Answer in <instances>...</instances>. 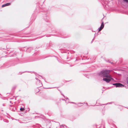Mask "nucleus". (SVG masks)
Returning <instances> with one entry per match:
<instances>
[{
    "instance_id": "obj_1",
    "label": "nucleus",
    "mask_w": 128,
    "mask_h": 128,
    "mask_svg": "<svg viewBox=\"0 0 128 128\" xmlns=\"http://www.w3.org/2000/svg\"><path fill=\"white\" fill-rule=\"evenodd\" d=\"M110 71L108 70H103L101 71L99 74V75L103 77H106L109 78H111L112 80H114V79L111 78L109 74Z\"/></svg>"
},
{
    "instance_id": "obj_2",
    "label": "nucleus",
    "mask_w": 128,
    "mask_h": 128,
    "mask_svg": "<svg viewBox=\"0 0 128 128\" xmlns=\"http://www.w3.org/2000/svg\"><path fill=\"white\" fill-rule=\"evenodd\" d=\"M113 85L115 86L116 87H123L124 86L120 83H116L112 84Z\"/></svg>"
},
{
    "instance_id": "obj_3",
    "label": "nucleus",
    "mask_w": 128,
    "mask_h": 128,
    "mask_svg": "<svg viewBox=\"0 0 128 128\" xmlns=\"http://www.w3.org/2000/svg\"><path fill=\"white\" fill-rule=\"evenodd\" d=\"M108 78H104L103 79V80L104 81H106L107 83L109 82L111 80V79H112L111 78L110 79Z\"/></svg>"
},
{
    "instance_id": "obj_4",
    "label": "nucleus",
    "mask_w": 128,
    "mask_h": 128,
    "mask_svg": "<svg viewBox=\"0 0 128 128\" xmlns=\"http://www.w3.org/2000/svg\"><path fill=\"white\" fill-rule=\"evenodd\" d=\"M10 3H6V4H5L2 5V7H5L6 6H9L10 5Z\"/></svg>"
},
{
    "instance_id": "obj_5",
    "label": "nucleus",
    "mask_w": 128,
    "mask_h": 128,
    "mask_svg": "<svg viewBox=\"0 0 128 128\" xmlns=\"http://www.w3.org/2000/svg\"><path fill=\"white\" fill-rule=\"evenodd\" d=\"M62 94L64 97L65 98H66V100L65 101L66 103H68L69 102V100H68V98L67 97L66 98H65L64 94Z\"/></svg>"
},
{
    "instance_id": "obj_6",
    "label": "nucleus",
    "mask_w": 128,
    "mask_h": 128,
    "mask_svg": "<svg viewBox=\"0 0 128 128\" xmlns=\"http://www.w3.org/2000/svg\"><path fill=\"white\" fill-rule=\"evenodd\" d=\"M32 50V48H28L26 50V51L27 52H30V51H29V50Z\"/></svg>"
},
{
    "instance_id": "obj_7",
    "label": "nucleus",
    "mask_w": 128,
    "mask_h": 128,
    "mask_svg": "<svg viewBox=\"0 0 128 128\" xmlns=\"http://www.w3.org/2000/svg\"><path fill=\"white\" fill-rule=\"evenodd\" d=\"M104 27V22H102L101 25L100 27V28H101L102 29Z\"/></svg>"
},
{
    "instance_id": "obj_8",
    "label": "nucleus",
    "mask_w": 128,
    "mask_h": 128,
    "mask_svg": "<svg viewBox=\"0 0 128 128\" xmlns=\"http://www.w3.org/2000/svg\"><path fill=\"white\" fill-rule=\"evenodd\" d=\"M104 27V22H102L101 25L100 27V28H101L102 29Z\"/></svg>"
},
{
    "instance_id": "obj_9",
    "label": "nucleus",
    "mask_w": 128,
    "mask_h": 128,
    "mask_svg": "<svg viewBox=\"0 0 128 128\" xmlns=\"http://www.w3.org/2000/svg\"><path fill=\"white\" fill-rule=\"evenodd\" d=\"M112 102H108V103L106 104H100V106H102V105H106L108 104H112Z\"/></svg>"
},
{
    "instance_id": "obj_10",
    "label": "nucleus",
    "mask_w": 128,
    "mask_h": 128,
    "mask_svg": "<svg viewBox=\"0 0 128 128\" xmlns=\"http://www.w3.org/2000/svg\"><path fill=\"white\" fill-rule=\"evenodd\" d=\"M60 126L61 127L62 126L64 128H66L67 127L66 126L63 124H62Z\"/></svg>"
},
{
    "instance_id": "obj_11",
    "label": "nucleus",
    "mask_w": 128,
    "mask_h": 128,
    "mask_svg": "<svg viewBox=\"0 0 128 128\" xmlns=\"http://www.w3.org/2000/svg\"><path fill=\"white\" fill-rule=\"evenodd\" d=\"M116 126L113 124L112 125H111L110 126V127L112 128H114Z\"/></svg>"
},
{
    "instance_id": "obj_12",
    "label": "nucleus",
    "mask_w": 128,
    "mask_h": 128,
    "mask_svg": "<svg viewBox=\"0 0 128 128\" xmlns=\"http://www.w3.org/2000/svg\"><path fill=\"white\" fill-rule=\"evenodd\" d=\"M102 29L100 27L98 28V31H101Z\"/></svg>"
},
{
    "instance_id": "obj_13",
    "label": "nucleus",
    "mask_w": 128,
    "mask_h": 128,
    "mask_svg": "<svg viewBox=\"0 0 128 128\" xmlns=\"http://www.w3.org/2000/svg\"><path fill=\"white\" fill-rule=\"evenodd\" d=\"M24 108L22 107L20 108V110L21 111H22L24 110Z\"/></svg>"
},
{
    "instance_id": "obj_14",
    "label": "nucleus",
    "mask_w": 128,
    "mask_h": 128,
    "mask_svg": "<svg viewBox=\"0 0 128 128\" xmlns=\"http://www.w3.org/2000/svg\"><path fill=\"white\" fill-rule=\"evenodd\" d=\"M124 1L127 3L128 2V0H124Z\"/></svg>"
},
{
    "instance_id": "obj_15",
    "label": "nucleus",
    "mask_w": 128,
    "mask_h": 128,
    "mask_svg": "<svg viewBox=\"0 0 128 128\" xmlns=\"http://www.w3.org/2000/svg\"><path fill=\"white\" fill-rule=\"evenodd\" d=\"M24 72H20L19 73V74H22V73H24Z\"/></svg>"
},
{
    "instance_id": "obj_16",
    "label": "nucleus",
    "mask_w": 128,
    "mask_h": 128,
    "mask_svg": "<svg viewBox=\"0 0 128 128\" xmlns=\"http://www.w3.org/2000/svg\"><path fill=\"white\" fill-rule=\"evenodd\" d=\"M126 80L127 83L128 84V77L126 78Z\"/></svg>"
},
{
    "instance_id": "obj_17",
    "label": "nucleus",
    "mask_w": 128,
    "mask_h": 128,
    "mask_svg": "<svg viewBox=\"0 0 128 128\" xmlns=\"http://www.w3.org/2000/svg\"><path fill=\"white\" fill-rule=\"evenodd\" d=\"M36 79V80H38L39 82L40 81V80H39V79H38V78H35Z\"/></svg>"
},
{
    "instance_id": "obj_18",
    "label": "nucleus",
    "mask_w": 128,
    "mask_h": 128,
    "mask_svg": "<svg viewBox=\"0 0 128 128\" xmlns=\"http://www.w3.org/2000/svg\"><path fill=\"white\" fill-rule=\"evenodd\" d=\"M78 104H85V103L80 102V103H78Z\"/></svg>"
},
{
    "instance_id": "obj_19",
    "label": "nucleus",
    "mask_w": 128,
    "mask_h": 128,
    "mask_svg": "<svg viewBox=\"0 0 128 128\" xmlns=\"http://www.w3.org/2000/svg\"><path fill=\"white\" fill-rule=\"evenodd\" d=\"M71 103L74 104H77L76 103H75V102H71Z\"/></svg>"
},
{
    "instance_id": "obj_20",
    "label": "nucleus",
    "mask_w": 128,
    "mask_h": 128,
    "mask_svg": "<svg viewBox=\"0 0 128 128\" xmlns=\"http://www.w3.org/2000/svg\"><path fill=\"white\" fill-rule=\"evenodd\" d=\"M107 62H110V63H111V64H112V62H110L109 60H108Z\"/></svg>"
},
{
    "instance_id": "obj_21",
    "label": "nucleus",
    "mask_w": 128,
    "mask_h": 128,
    "mask_svg": "<svg viewBox=\"0 0 128 128\" xmlns=\"http://www.w3.org/2000/svg\"><path fill=\"white\" fill-rule=\"evenodd\" d=\"M93 126H94L96 127L97 125L96 124H95Z\"/></svg>"
},
{
    "instance_id": "obj_22",
    "label": "nucleus",
    "mask_w": 128,
    "mask_h": 128,
    "mask_svg": "<svg viewBox=\"0 0 128 128\" xmlns=\"http://www.w3.org/2000/svg\"><path fill=\"white\" fill-rule=\"evenodd\" d=\"M94 38H93V39H92V41L91 43H92V42L93 41V40H94Z\"/></svg>"
},
{
    "instance_id": "obj_23",
    "label": "nucleus",
    "mask_w": 128,
    "mask_h": 128,
    "mask_svg": "<svg viewBox=\"0 0 128 128\" xmlns=\"http://www.w3.org/2000/svg\"><path fill=\"white\" fill-rule=\"evenodd\" d=\"M46 17H47V20L49 18L48 17V16H46Z\"/></svg>"
},
{
    "instance_id": "obj_24",
    "label": "nucleus",
    "mask_w": 128,
    "mask_h": 128,
    "mask_svg": "<svg viewBox=\"0 0 128 128\" xmlns=\"http://www.w3.org/2000/svg\"><path fill=\"white\" fill-rule=\"evenodd\" d=\"M56 58H57V60H58V61L59 62H60V61H59V60H58V58H57L56 57H55Z\"/></svg>"
},
{
    "instance_id": "obj_25",
    "label": "nucleus",
    "mask_w": 128,
    "mask_h": 128,
    "mask_svg": "<svg viewBox=\"0 0 128 128\" xmlns=\"http://www.w3.org/2000/svg\"><path fill=\"white\" fill-rule=\"evenodd\" d=\"M86 104H87V106H88V103H86Z\"/></svg>"
},
{
    "instance_id": "obj_26",
    "label": "nucleus",
    "mask_w": 128,
    "mask_h": 128,
    "mask_svg": "<svg viewBox=\"0 0 128 128\" xmlns=\"http://www.w3.org/2000/svg\"><path fill=\"white\" fill-rule=\"evenodd\" d=\"M4 104H2V106H4Z\"/></svg>"
},
{
    "instance_id": "obj_27",
    "label": "nucleus",
    "mask_w": 128,
    "mask_h": 128,
    "mask_svg": "<svg viewBox=\"0 0 128 128\" xmlns=\"http://www.w3.org/2000/svg\"><path fill=\"white\" fill-rule=\"evenodd\" d=\"M10 103H12V102H11V101H10Z\"/></svg>"
},
{
    "instance_id": "obj_28",
    "label": "nucleus",
    "mask_w": 128,
    "mask_h": 128,
    "mask_svg": "<svg viewBox=\"0 0 128 128\" xmlns=\"http://www.w3.org/2000/svg\"><path fill=\"white\" fill-rule=\"evenodd\" d=\"M62 100H65V99H62Z\"/></svg>"
},
{
    "instance_id": "obj_29",
    "label": "nucleus",
    "mask_w": 128,
    "mask_h": 128,
    "mask_svg": "<svg viewBox=\"0 0 128 128\" xmlns=\"http://www.w3.org/2000/svg\"><path fill=\"white\" fill-rule=\"evenodd\" d=\"M103 128H104V126H103Z\"/></svg>"
},
{
    "instance_id": "obj_30",
    "label": "nucleus",
    "mask_w": 128,
    "mask_h": 128,
    "mask_svg": "<svg viewBox=\"0 0 128 128\" xmlns=\"http://www.w3.org/2000/svg\"><path fill=\"white\" fill-rule=\"evenodd\" d=\"M10 106H12V105H10Z\"/></svg>"
}]
</instances>
